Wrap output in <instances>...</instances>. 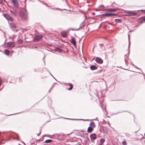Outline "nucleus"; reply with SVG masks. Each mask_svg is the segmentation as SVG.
<instances>
[{"label": "nucleus", "mask_w": 145, "mask_h": 145, "mask_svg": "<svg viewBox=\"0 0 145 145\" xmlns=\"http://www.w3.org/2000/svg\"><path fill=\"white\" fill-rule=\"evenodd\" d=\"M19 15L23 20H27L28 18L27 11L24 8H23L21 10L19 13Z\"/></svg>", "instance_id": "obj_1"}, {"label": "nucleus", "mask_w": 145, "mask_h": 145, "mask_svg": "<svg viewBox=\"0 0 145 145\" xmlns=\"http://www.w3.org/2000/svg\"><path fill=\"white\" fill-rule=\"evenodd\" d=\"M4 17L7 20L9 21L12 22L13 21V18L7 14H3Z\"/></svg>", "instance_id": "obj_2"}, {"label": "nucleus", "mask_w": 145, "mask_h": 145, "mask_svg": "<svg viewBox=\"0 0 145 145\" xmlns=\"http://www.w3.org/2000/svg\"><path fill=\"white\" fill-rule=\"evenodd\" d=\"M13 5L16 7H18L19 5L17 0H10Z\"/></svg>", "instance_id": "obj_3"}, {"label": "nucleus", "mask_w": 145, "mask_h": 145, "mask_svg": "<svg viewBox=\"0 0 145 145\" xmlns=\"http://www.w3.org/2000/svg\"><path fill=\"white\" fill-rule=\"evenodd\" d=\"M42 38V36L40 35H35V38L34 39V41L37 42L40 40Z\"/></svg>", "instance_id": "obj_4"}, {"label": "nucleus", "mask_w": 145, "mask_h": 145, "mask_svg": "<svg viewBox=\"0 0 145 145\" xmlns=\"http://www.w3.org/2000/svg\"><path fill=\"white\" fill-rule=\"evenodd\" d=\"M7 47L12 48L14 47L15 45L14 42H10L7 43Z\"/></svg>", "instance_id": "obj_5"}, {"label": "nucleus", "mask_w": 145, "mask_h": 145, "mask_svg": "<svg viewBox=\"0 0 145 145\" xmlns=\"http://www.w3.org/2000/svg\"><path fill=\"white\" fill-rule=\"evenodd\" d=\"M102 15L103 16L108 17L112 16H116V14L113 13H108V12H107L105 14H103Z\"/></svg>", "instance_id": "obj_6"}, {"label": "nucleus", "mask_w": 145, "mask_h": 145, "mask_svg": "<svg viewBox=\"0 0 145 145\" xmlns=\"http://www.w3.org/2000/svg\"><path fill=\"white\" fill-rule=\"evenodd\" d=\"M95 61L97 63L101 64L103 63V60L100 58L97 57L95 59Z\"/></svg>", "instance_id": "obj_7"}, {"label": "nucleus", "mask_w": 145, "mask_h": 145, "mask_svg": "<svg viewBox=\"0 0 145 145\" xmlns=\"http://www.w3.org/2000/svg\"><path fill=\"white\" fill-rule=\"evenodd\" d=\"M139 22L140 23H142L145 22V16L140 18L138 20Z\"/></svg>", "instance_id": "obj_8"}, {"label": "nucleus", "mask_w": 145, "mask_h": 145, "mask_svg": "<svg viewBox=\"0 0 145 145\" xmlns=\"http://www.w3.org/2000/svg\"><path fill=\"white\" fill-rule=\"evenodd\" d=\"M90 138L91 140H95L96 138V135L95 133L91 134L90 135Z\"/></svg>", "instance_id": "obj_9"}, {"label": "nucleus", "mask_w": 145, "mask_h": 145, "mask_svg": "<svg viewBox=\"0 0 145 145\" xmlns=\"http://www.w3.org/2000/svg\"><path fill=\"white\" fill-rule=\"evenodd\" d=\"M61 35L64 38H66L67 37V33L65 31H61Z\"/></svg>", "instance_id": "obj_10"}, {"label": "nucleus", "mask_w": 145, "mask_h": 145, "mask_svg": "<svg viewBox=\"0 0 145 145\" xmlns=\"http://www.w3.org/2000/svg\"><path fill=\"white\" fill-rule=\"evenodd\" d=\"M127 13L129 14L130 16H134L137 14V13L135 12H132L131 11H129L127 12Z\"/></svg>", "instance_id": "obj_11"}, {"label": "nucleus", "mask_w": 145, "mask_h": 145, "mask_svg": "<svg viewBox=\"0 0 145 145\" xmlns=\"http://www.w3.org/2000/svg\"><path fill=\"white\" fill-rule=\"evenodd\" d=\"M100 10H105V7L103 5H100L99 7V9L98 10H97V11Z\"/></svg>", "instance_id": "obj_12"}, {"label": "nucleus", "mask_w": 145, "mask_h": 145, "mask_svg": "<svg viewBox=\"0 0 145 145\" xmlns=\"http://www.w3.org/2000/svg\"><path fill=\"white\" fill-rule=\"evenodd\" d=\"M10 28L15 29L16 27V26L14 23H12L10 24Z\"/></svg>", "instance_id": "obj_13"}, {"label": "nucleus", "mask_w": 145, "mask_h": 145, "mask_svg": "<svg viewBox=\"0 0 145 145\" xmlns=\"http://www.w3.org/2000/svg\"><path fill=\"white\" fill-rule=\"evenodd\" d=\"M90 69L92 70H94L96 69L97 67L95 65H92L90 66Z\"/></svg>", "instance_id": "obj_14"}, {"label": "nucleus", "mask_w": 145, "mask_h": 145, "mask_svg": "<svg viewBox=\"0 0 145 145\" xmlns=\"http://www.w3.org/2000/svg\"><path fill=\"white\" fill-rule=\"evenodd\" d=\"M71 42L73 45L74 46H76V42L75 40V39L74 38H72L71 39Z\"/></svg>", "instance_id": "obj_15"}, {"label": "nucleus", "mask_w": 145, "mask_h": 145, "mask_svg": "<svg viewBox=\"0 0 145 145\" xmlns=\"http://www.w3.org/2000/svg\"><path fill=\"white\" fill-rule=\"evenodd\" d=\"M4 53L7 55H9L10 53V52L7 49H6L5 50Z\"/></svg>", "instance_id": "obj_16"}, {"label": "nucleus", "mask_w": 145, "mask_h": 145, "mask_svg": "<svg viewBox=\"0 0 145 145\" xmlns=\"http://www.w3.org/2000/svg\"><path fill=\"white\" fill-rule=\"evenodd\" d=\"M117 10V9L115 8H111L108 9V12H116Z\"/></svg>", "instance_id": "obj_17"}, {"label": "nucleus", "mask_w": 145, "mask_h": 145, "mask_svg": "<svg viewBox=\"0 0 145 145\" xmlns=\"http://www.w3.org/2000/svg\"><path fill=\"white\" fill-rule=\"evenodd\" d=\"M89 125L90 127H92L93 128H94L95 127V123L93 122H92L90 123Z\"/></svg>", "instance_id": "obj_18"}, {"label": "nucleus", "mask_w": 145, "mask_h": 145, "mask_svg": "<svg viewBox=\"0 0 145 145\" xmlns=\"http://www.w3.org/2000/svg\"><path fill=\"white\" fill-rule=\"evenodd\" d=\"M93 129V128L90 126L88 128L87 131L88 132H91Z\"/></svg>", "instance_id": "obj_19"}, {"label": "nucleus", "mask_w": 145, "mask_h": 145, "mask_svg": "<svg viewBox=\"0 0 145 145\" xmlns=\"http://www.w3.org/2000/svg\"><path fill=\"white\" fill-rule=\"evenodd\" d=\"M105 139L103 138H101L100 140V142H101V144H102L105 142Z\"/></svg>", "instance_id": "obj_20"}, {"label": "nucleus", "mask_w": 145, "mask_h": 145, "mask_svg": "<svg viewBox=\"0 0 145 145\" xmlns=\"http://www.w3.org/2000/svg\"><path fill=\"white\" fill-rule=\"evenodd\" d=\"M10 12L12 14H13L14 16H15L16 15L17 12L16 11H12L10 10Z\"/></svg>", "instance_id": "obj_21"}, {"label": "nucleus", "mask_w": 145, "mask_h": 145, "mask_svg": "<svg viewBox=\"0 0 145 145\" xmlns=\"http://www.w3.org/2000/svg\"><path fill=\"white\" fill-rule=\"evenodd\" d=\"M53 141V140L51 139H48L45 141V142L46 143H49Z\"/></svg>", "instance_id": "obj_22"}, {"label": "nucleus", "mask_w": 145, "mask_h": 145, "mask_svg": "<svg viewBox=\"0 0 145 145\" xmlns=\"http://www.w3.org/2000/svg\"><path fill=\"white\" fill-rule=\"evenodd\" d=\"M115 22L116 23H121V20L120 19H116L115 20Z\"/></svg>", "instance_id": "obj_23"}, {"label": "nucleus", "mask_w": 145, "mask_h": 145, "mask_svg": "<svg viewBox=\"0 0 145 145\" xmlns=\"http://www.w3.org/2000/svg\"><path fill=\"white\" fill-rule=\"evenodd\" d=\"M68 84H69V86H70V87L69 88H68V89L69 90H71L72 88L73 85L71 84V83H69Z\"/></svg>", "instance_id": "obj_24"}, {"label": "nucleus", "mask_w": 145, "mask_h": 145, "mask_svg": "<svg viewBox=\"0 0 145 145\" xmlns=\"http://www.w3.org/2000/svg\"><path fill=\"white\" fill-rule=\"evenodd\" d=\"M55 50L59 52H61V50L60 49L58 48H57L56 49H55Z\"/></svg>", "instance_id": "obj_25"}, {"label": "nucleus", "mask_w": 145, "mask_h": 145, "mask_svg": "<svg viewBox=\"0 0 145 145\" xmlns=\"http://www.w3.org/2000/svg\"><path fill=\"white\" fill-rule=\"evenodd\" d=\"M18 42L20 44H21L23 43V40L22 39H20L18 40Z\"/></svg>", "instance_id": "obj_26"}, {"label": "nucleus", "mask_w": 145, "mask_h": 145, "mask_svg": "<svg viewBox=\"0 0 145 145\" xmlns=\"http://www.w3.org/2000/svg\"><path fill=\"white\" fill-rule=\"evenodd\" d=\"M122 144L123 145H127V143L126 141H124L122 142Z\"/></svg>", "instance_id": "obj_27"}, {"label": "nucleus", "mask_w": 145, "mask_h": 145, "mask_svg": "<svg viewBox=\"0 0 145 145\" xmlns=\"http://www.w3.org/2000/svg\"><path fill=\"white\" fill-rule=\"evenodd\" d=\"M128 36L129 40V42L130 43V35H129V34H128Z\"/></svg>", "instance_id": "obj_28"}, {"label": "nucleus", "mask_w": 145, "mask_h": 145, "mask_svg": "<svg viewBox=\"0 0 145 145\" xmlns=\"http://www.w3.org/2000/svg\"><path fill=\"white\" fill-rule=\"evenodd\" d=\"M99 46H101V47H102L103 46V44H99Z\"/></svg>", "instance_id": "obj_29"}, {"label": "nucleus", "mask_w": 145, "mask_h": 145, "mask_svg": "<svg viewBox=\"0 0 145 145\" xmlns=\"http://www.w3.org/2000/svg\"><path fill=\"white\" fill-rule=\"evenodd\" d=\"M41 132H40L39 133L37 134V135L38 136H39Z\"/></svg>", "instance_id": "obj_30"}, {"label": "nucleus", "mask_w": 145, "mask_h": 145, "mask_svg": "<svg viewBox=\"0 0 145 145\" xmlns=\"http://www.w3.org/2000/svg\"><path fill=\"white\" fill-rule=\"evenodd\" d=\"M2 0H0V4H1L2 2Z\"/></svg>", "instance_id": "obj_31"}, {"label": "nucleus", "mask_w": 145, "mask_h": 145, "mask_svg": "<svg viewBox=\"0 0 145 145\" xmlns=\"http://www.w3.org/2000/svg\"><path fill=\"white\" fill-rule=\"evenodd\" d=\"M71 133H69H69H68V134H67V135H71Z\"/></svg>", "instance_id": "obj_32"}, {"label": "nucleus", "mask_w": 145, "mask_h": 145, "mask_svg": "<svg viewBox=\"0 0 145 145\" xmlns=\"http://www.w3.org/2000/svg\"><path fill=\"white\" fill-rule=\"evenodd\" d=\"M82 120H84V121H85L86 120H83V119H82Z\"/></svg>", "instance_id": "obj_33"}, {"label": "nucleus", "mask_w": 145, "mask_h": 145, "mask_svg": "<svg viewBox=\"0 0 145 145\" xmlns=\"http://www.w3.org/2000/svg\"><path fill=\"white\" fill-rule=\"evenodd\" d=\"M99 145H103L101 144H99Z\"/></svg>", "instance_id": "obj_34"}, {"label": "nucleus", "mask_w": 145, "mask_h": 145, "mask_svg": "<svg viewBox=\"0 0 145 145\" xmlns=\"http://www.w3.org/2000/svg\"><path fill=\"white\" fill-rule=\"evenodd\" d=\"M106 27V26H105V28Z\"/></svg>", "instance_id": "obj_35"}, {"label": "nucleus", "mask_w": 145, "mask_h": 145, "mask_svg": "<svg viewBox=\"0 0 145 145\" xmlns=\"http://www.w3.org/2000/svg\"><path fill=\"white\" fill-rule=\"evenodd\" d=\"M18 145H21L20 144H19Z\"/></svg>", "instance_id": "obj_36"}, {"label": "nucleus", "mask_w": 145, "mask_h": 145, "mask_svg": "<svg viewBox=\"0 0 145 145\" xmlns=\"http://www.w3.org/2000/svg\"><path fill=\"white\" fill-rule=\"evenodd\" d=\"M94 14V13H93V14Z\"/></svg>", "instance_id": "obj_37"}, {"label": "nucleus", "mask_w": 145, "mask_h": 145, "mask_svg": "<svg viewBox=\"0 0 145 145\" xmlns=\"http://www.w3.org/2000/svg\"><path fill=\"white\" fill-rule=\"evenodd\" d=\"M1 145V143L0 142V145Z\"/></svg>", "instance_id": "obj_38"}]
</instances>
